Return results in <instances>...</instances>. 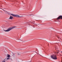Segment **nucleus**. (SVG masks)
<instances>
[{"mask_svg":"<svg viewBox=\"0 0 62 62\" xmlns=\"http://www.w3.org/2000/svg\"><path fill=\"white\" fill-rule=\"evenodd\" d=\"M10 14V13H8V14Z\"/></svg>","mask_w":62,"mask_h":62,"instance_id":"nucleus-13","label":"nucleus"},{"mask_svg":"<svg viewBox=\"0 0 62 62\" xmlns=\"http://www.w3.org/2000/svg\"><path fill=\"white\" fill-rule=\"evenodd\" d=\"M57 53L58 54V52H57Z\"/></svg>","mask_w":62,"mask_h":62,"instance_id":"nucleus-15","label":"nucleus"},{"mask_svg":"<svg viewBox=\"0 0 62 62\" xmlns=\"http://www.w3.org/2000/svg\"><path fill=\"white\" fill-rule=\"evenodd\" d=\"M7 12V13H8V12Z\"/></svg>","mask_w":62,"mask_h":62,"instance_id":"nucleus-14","label":"nucleus"},{"mask_svg":"<svg viewBox=\"0 0 62 62\" xmlns=\"http://www.w3.org/2000/svg\"><path fill=\"white\" fill-rule=\"evenodd\" d=\"M58 39H60V38H59V37H58Z\"/></svg>","mask_w":62,"mask_h":62,"instance_id":"nucleus-8","label":"nucleus"},{"mask_svg":"<svg viewBox=\"0 0 62 62\" xmlns=\"http://www.w3.org/2000/svg\"><path fill=\"white\" fill-rule=\"evenodd\" d=\"M10 19H13V17L12 16H10V17L9 18Z\"/></svg>","mask_w":62,"mask_h":62,"instance_id":"nucleus-4","label":"nucleus"},{"mask_svg":"<svg viewBox=\"0 0 62 62\" xmlns=\"http://www.w3.org/2000/svg\"><path fill=\"white\" fill-rule=\"evenodd\" d=\"M18 55H20V54H19V53H18L17 54Z\"/></svg>","mask_w":62,"mask_h":62,"instance_id":"nucleus-10","label":"nucleus"},{"mask_svg":"<svg viewBox=\"0 0 62 62\" xmlns=\"http://www.w3.org/2000/svg\"><path fill=\"white\" fill-rule=\"evenodd\" d=\"M2 10H4V11H6V10H4V9H2Z\"/></svg>","mask_w":62,"mask_h":62,"instance_id":"nucleus-6","label":"nucleus"},{"mask_svg":"<svg viewBox=\"0 0 62 62\" xmlns=\"http://www.w3.org/2000/svg\"><path fill=\"white\" fill-rule=\"evenodd\" d=\"M21 40V41H22L23 40Z\"/></svg>","mask_w":62,"mask_h":62,"instance_id":"nucleus-11","label":"nucleus"},{"mask_svg":"<svg viewBox=\"0 0 62 62\" xmlns=\"http://www.w3.org/2000/svg\"><path fill=\"white\" fill-rule=\"evenodd\" d=\"M51 58L53 59H54L55 60H56L57 58L56 57V55H53L51 56Z\"/></svg>","mask_w":62,"mask_h":62,"instance_id":"nucleus-2","label":"nucleus"},{"mask_svg":"<svg viewBox=\"0 0 62 62\" xmlns=\"http://www.w3.org/2000/svg\"><path fill=\"white\" fill-rule=\"evenodd\" d=\"M11 15H12L13 16H14V17H18V18L19 17H20V16L17 15H14L13 14H11Z\"/></svg>","mask_w":62,"mask_h":62,"instance_id":"nucleus-3","label":"nucleus"},{"mask_svg":"<svg viewBox=\"0 0 62 62\" xmlns=\"http://www.w3.org/2000/svg\"><path fill=\"white\" fill-rule=\"evenodd\" d=\"M9 59V58H7V59Z\"/></svg>","mask_w":62,"mask_h":62,"instance_id":"nucleus-7","label":"nucleus"},{"mask_svg":"<svg viewBox=\"0 0 62 62\" xmlns=\"http://www.w3.org/2000/svg\"><path fill=\"white\" fill-rule=\"evenodd\" d=\"M16 26H14L12 27H11L9 28L8 29H7L6 30H4V31L5 32H8V31H9L11 30H12V29H13V28H14L15 27H16Z\"/></svg>","mask_w":62,"mask_h":62,"instance_id":"nucleus-1","label":"nucleus"},{"mask_svg":"<svg viewBox=\"0 0 62 62\" xmlns=\"http://www.w3.org/2000/svg\"><path fill=\"white\" fill-rule=\"evenodd\" d=\"M7 57H10V55L9 54H8V55H7Z\"/></svg>","mask_w":62,"mask_h":62,"instance_id":"nucleus-5","label":"nucleus"},{"mask_svg":"<svg viewBox=\"0 0 62 62\" xmlns=\"http://www.w3.org/2000/svg\"><path fill=\"white\" fill-rule=\"evenodd\" d=\"M4 9H6V8H3Z\"/></svg>","mask_w":62,"mask_h":62,"instance_id":"nucleus-12","label":"nucleus"},{"mask_svg":"<svg viewBox=\"0 0 62 62\" xmlns=\"http://www.w3.org/2000/svg\"><path fill=\"white\" fill-rule=\"evenodd\" d=\"M2 62H5V61H2Z\"/></svg>","mask_w":62,"mask_h":62,"instance_id":"nucleus-9","label":"nucleus"}]
</instances>
